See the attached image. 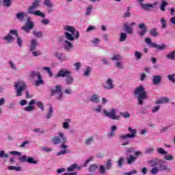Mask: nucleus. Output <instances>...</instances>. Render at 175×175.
<instances>
[{"instance_id":"f257e3e1","label":"nucleus","mask_w":175,"mask_h":175,"mask_svg":"<svg viewBox=\"0 0 175 175\" xmlns=\"http://www.w3.org/2000/svg\"><path fill=\"white\" fill-rule=\"evenodd\" d=\"M40 0H35L31 3V6L29 7V8L27 10V14H31L33 16L42 17V18H44V17H46V14H44V13L40 12V10H36V9H38V8H40Z\"/></svg>"},{"instance_id":"f03ea898","label":"nucleus","mask_w":175,"mask_h":175,"mask_svg":"<svg viewBox=\"0 0 175 175\" xmlns=\"http://www.w3.org/2000/svg\"><path fill=\"white\" fill-rule=\"evenodd\" d=\"M134 96L137 98L138 100V105H143V100H146L148 98L147 92L143 85L138 86L134 91Z\"/></svg>"},{"instance_id":"7ed1b4c3","label":"nucleus","mask_w":175,"mask_h":175,"mask_svg":"<svg viewBox=\"0 0 175 175\" xmlns=\"http://www.w3.org/2000/svg\"><path fill=\"white\" fill-rule=\"evenodd\" d=\"M71 75L72 72L70 70H68L67 69H62L59 70L55 77V79H58V77H66L65 81L66 85H70V84H73V81L75 80Z\"/></svg>"},{"instance_id":"20e7f679","label":"nucleus","mask_w":175,"mask_h":175,"mask_svg":"<svg viewBox=\"0 0 175 175\" xmlns=\"http://www.w3.org/2000/svg\"><path fill=\"white\" fill-rule=\"evenodd\" d=\"M128 131L130 133L119 135L120 140L125 141L127 140V139H134V137H136V134L137 133L136 129L129 127Z\"/></svg>"},{"instance_id":"39448f33","label":"nucleus","mask_w":175,"mask_h":175,"mask_svg":"<svg viewBox=\"0 0 175 175\" xmlns=\"http://www.w3.org/2000/svg\"><path fill=\"white\" fill-rule=\"evenodd\" d=\"M14 87L17 92L16 96H21V95H23V92L27 88V84H25L24 81H18L15 83Z\"/></svg>"},{"instance_id":"423d86ee","label":"nucleus","mask_w":175,"mask_h":175,"mask_svg":"<svg viewBox=\"0 0 175 175\" xmlns=\"http://www.w3.org/2000/svg\"><path fill=\"white\" fill-rule=\"evenodd\" d=\"M113 167V163L111 159H107L105 165H100V174H106V170H110Z\"/></svg>"},{"instance_id":"0eeeda50","label":"nucleus","mask_w":175,"mask_h":175,"mask_svg":"<svg viewBox=\"0 0 175 175\" xmlns=\"http://www.w3.org/2000/svg\"><path fill=\"white\" fill-rule=\"evenodd\" d=\"M146 43L150 46V47H152L153 49H157V50H165L166 49V45L162 44V45H158L155 42H152L151 41V38H146L145 40Z\"/></svg>"},{"instance_id":"6e6552de","label":"nucleus","mask_w":175,"mask_h":175,"mask_svg":"<svg viewBox=\"0 0 175 175\" xmlns=\"http://www.w3.org/2000/svg\"><path fill=\"white\" fill-rule=\"evenodd\" d=\"M68 139L64 133H59V136H55L53 138V144H59L60 143H67Z\"/></svg>"},{"instance_id":"1a4fd4ad","label":"nucleus","mask_w":175,"mask_h":175,"mask_svg":"<svg viewBox=\"0 0 175 175\" xmlns=\"http://www.w3.org/2000/svg\"><path fill=\"white\" fill-rule=\"evenodd\" d=\"M18 161L22 163L27 162L28 163H31L33 165H38V161H36L33 157H28L27 155H23L19 157Z\"/></svg>"},{"instance_id":"9d476101","label":"nucleus","mask_w":175,"mask_h":175,"mask_svg":"<svg viewBox=\"0 0 175 175\" xmlns=\"http://www.w3.org/2000/svg\"><path fill=\"white\" fill-rule=\"evenodd\" d=\"M103 114H105L106 117L111 118V120H120V116L116 113V110H111L109 112L107 110H104Z\"/></svg>"},{"instance_id":"9b49d317","label":"nucleus","mask_w":175,"mask_h":175,"mask_svg":"<svg viewBox=\"0 0 175 175\" xmlns=\"http://www.w3.org/2000/svg\"><path fill=\"white\" fill-rule=\"evenodd\" d=\"M51 95H55V94H59V96L57 97L58 100L61 99L62 98V95H64L62 90H61V85H59L55 86V90L51 89Z\"/></svg>"},{"instance_id":"f8f14e48","label":"nucleus","mask_w":175,"mask_h":175,"mask_svg":"<svg viewBox=\"0 0 175 175\" xmlns=\"http://www.w3.org/2000/svg\"><path fill=\"white\" fill-rule=\"evenodd\" d=\"M66 143H62V145L60 146V148L63 150L57 153V155H66V154H70V150H68V145H65Z\"/></svg>"},{"instance_id":"ddd939ff","label":"nucleus","mask_w":175,"mask_h":175,"mask_svg":"<svg viewBox=\"0 0 175 175\" xmlns=\"http://www.w3.org/2000/svg\"><path fill=\"white\" fill-rule=\"evenodd\" d=\"M139 29H142V31H138L137 33L139 36H144L147 32V27L144 23H141L139 25Z\"/></svg>"},{"instance_id":"4468645a","label":"nucleus","mask_w":175,"mask_h":175,"mask_svg":"<svg viewBox=\"0 0 175 175\" xmlns=\"http://www.w3.org/2000/svg\"><path fill=\"white\" fill-rule=\"evenodd\" d=\"M170 102V98L167 97H161L160 98H158L155 103L156 105H161L163 103H169Z\"/></svg>"},{"instance_id":"2eb2a0df","label":"nucleus","mask_w":175,"mask_h":175,"mask_svg":"<svg viewBox=\"0 0 175 175\" xmlns=\"http://www.w3.org/2000/svg\"><path fill=\"white\" fill-rule=\"evenodd\" d=\"M44 6H46V8H49V10H48L49 13H51V12H53V10H51L54 6L53 2H51L50 0H44Z\"/></svg>"},{"instance_id":"dca6fc26","label":"nucleus","mask_w":175,"mask_h":175,"mask_svg":"<svg viewBox=\"0 0 175 175\" xmlns=\"http://www.w3.org/2000/svg\"><path fill=\"white\" fill-rule=\"evenodd\" d=\"M64 49L66 51H70L73 49V44L68 40H64Z\"/></svg>"},{"instance_id":"f3484780","label":"nucleus","mask_w":175,"mask_h":175,"mask_svg":"<svg viewBox=\"0 0 175 175\" xmlns=\"http://www.w3.org/2000/svg\"><path fill=\"white\" fill-rule=\"evenodd\" d=\"M107 85H103L105 90H113L114 88V85L113 84V80L111 79H108L106 81Z\"/></svg>"},{"instance_id":"a211bd4d","label":"nucleus","mask_w":175,"mask_h":175,"mask_svg":"<svg viewBox=\"0 0 175 175\" xmlns=\"http://www.w3.org/2000/svg\"><path fill=\"white\" fill-rule=\"evenodd\" d=\"M162 81V76L161 75H154L152 79V83L154 85H158L159 83Z\"/></svg>"},{"instance_id":"6ab92c4d","label":"nucleus","mask_w":175,"mask_h":175,"mask_svg":"<svg viewBox=\"0 0 175 175\" xmlns=\"http://www.w3.org/2000/svg\"><path fill=\"white\" fill-rule=\"evenodd\" d=\"M136 159H137V157H135L132 154L129 155V157H126L127 164L132 165V163H135Z\"/></svg>"},{"instance_id":"aec40b11","label":"nucleus","mask_w":175,"mask_h":175,"mask_svg":"<svg viewBox=\"0 0 175 175\" xmlns=\"http://www.w3.org/2000/svg\"><path fill=\"white\" fill-rule=\"evenodd\" d=\"M75 169L81 170V167L79 166L77 163H74L67 168V172H73Z\"/></svg>"},{"instance_id":"412c9836","label":"nucleus","mask_w":175,"mask_h":175,"mask_svg":"<svg viewBox=\"0 0 175 175\" xmlns=\"http://www.w3.org/2000/svg\"><path fill=\"white\" fill-rule=\"evenodd\" d=\"M90 100L93 103H99L100 100L99 99L98 94H94L91 96Z\"/></svg>"},{"instance_id":"4be33fe9","label":"nucleus","mask_w":175,"mask_h":175,"mask_svg":"<svg viewBox=\"0 0 175 175\" xmlns=\"http://www.w3.org/2000/svg\"><path fill=\"white\" fill-rule=\"evenodd\" d=\"M159 170L160 172H170V168L167 167V165L160 164L159 166Z\"/></svg>"},{"instance_id":"5701e85b","label":"nucleus","mask_w":175,"mask_h":175,"mask_svg":"<svg viewBox=\"0 0 175 175\" xmlns=\"http://www.w3.org/2000/svg\"><path fill=\"white\" fill-rule=\"evenodd\" d=\"M140 5L144 10H150V8H154V4L143 3H140Z\"/></svg>"},{"instance_id":"b1692460","label":"nucleus","mask_w":175,"mask_h":175,"mask_svg":"<svg viewBox=\"0 0 175 175\" xmlns=\"http://www.w3.org/2000/svg\"><path fill=\"white\" fill-rule=\"evenodd\" d=\"M64 35L67 40H69L70 42H73V40H75V37L73 36V34L69 32H66L64 33Z\"/></svg>"},{"instance_id":"393cba45","label":"nucleus","mask_w":175,"mask_h":175,"mask_svg":"<svg viewBox=\"0 0 175 175\" xmlns=\"http://www.w3.org/2000/svg\"><path fill=\"white\" fill-rule=\"evenodd\" d=\"M36 46H38V42L36 40H31V46H30V51H33L36 50Z\"/></svg>"},{"instance_id":"a878e982","label":"nucleus","mask_w":175,"mask_h":175,"mask_svg":"<svg viewBox=\"0 0 175 175\" xmlns=\"http://www.w3.org/2000/svg\"><path fill=\"white\" fill-rule=\"evenodd\" d=\"M124 28L125 32H126V33H129V35H131L133 32V30L132 29V28H131L129 25H128V24L126 23L124 24Z\"/></svg>"},{"instance_id":"bb28decb","label":"nucleus","mask_w":175,"mask_h":175,"mask_svg":"<svg viewBox=\"0 0 175 175\" xmlns=\"http://www.w3.org/2000/svg\"><path fill=\"white\" fill-rule=\"evenodd\" d=\"M38 80L36 81L35 85L36 87H39V85H42V84H44V81L43 79H42V75H38Z\"/></svg>"},{"instance_id":"cd10ccee","label":"nucleus","mask_w":175,"mask_h":175,"mask_svg":"<svg viewBox=\"0 0 175 175\" xmlns=\"http://www.w3.org/2000/svg\"><path fill=\"white\" fill-rule=\"evenodd\" d=\"M4 40L7 41V43H12V42H13V40H14V38H13V36H12V34L9 33L7 35V36L3 38Z\"/></svg>"},{"instance_id":"c85d7f7f","label":"nucleus","mask_w":175,"mask_h":175,"mask_svg":"<svg viewBox=\"0 0 175 175\" xmlns=\"http://www.w3.org/2000/svg\"><path fill=\"white\" fill-rule=\"evenodd\" d=\"M116 131H117V126H112L111 129V132L107 135L108 137H113L114 136V132H116Z\"/></svg>"},{"instance_id":"c756f323","label":"nucleus","mask_w":175,"mask_h":175,"mask_svg":"<svg viewBox=\"0 0 175 175\" xmlns=\"http://www.w3.org/2000/svg\"><path fill=\"white\" fill-rule=\"evenodd\" d=\"M167 5H169V3L166 1L163 0L160 7L161 12H165L166 6H167Z\"/></svg>"},{"instance_id":"7c9ffc66","label":"nucleus","mask_w":175,"mask_h":175,"mask_svg":"<svg viewBox=\"0 0 175 175\" xmlns=\"http://www.w3.org/2000/svg\"><path fill=\"white\" fill-rule=\"evenodd\" d=\"M166 57L168 59H172L174 61L175 59V51L170 52L169 54L167 55Z\"/></svg>"},{"instance_id":"2f4dec72","label":"nucleus","mask_w":175,"mask_h":175,"mask_svg":"<svg viewBox=\"0 0 175 175\" xmlns=\"http://www.w3.org/2000/svg\"><path fill=\"white\" fill-rule=\"evenodd\" d=\"M64 29L65 31H68V32H71V33L72 34L73 32H75V27H73L72 26H69V25H66L64 27Z\"/></svg>"},{"instance_id":"473e14b6","label":"nucleus","mask_w":175,"mask_h":175,"mask_svg":"<svg viewBox=\"0 0 175 175\" xmlns=\"http://www.w3.org/2000/svg\"><path fill=\"white\" fill-rule=\"evenodd\" d=\"M157 151L159 154L161 155H166L167 154V152L163 149V148H158L157 149Z\"/></svg>"},{"instance_id":"72a5a7b5","label":"nucleus","mask_w":175,"mask_h":175,"mask_svg":"<svg viewBox=\"0 0 175 175\" xmlns=\"http://www.w3.org/2000/svg\"><path fill=\"white\" fill-rule=\"evenodd\" d=\"M150 35L153 37L158 36V31H157V28H153L150 30Z\"/></svg>"},{"instance_id":"f704fd0d","label":"nucleus","mask_w":175,"mask_h":175,"mask_svg":"<svg viewBox=\"0 0 175 175\" xmlns=\"http://www.w3.org/2000/svg\"><path fill=\"white\" fill-rule=\"evenodd\" d=\"M70 122V119H66V122L63 123L64 129H69V123Z\"/></svg>"},{"instance_id":"c9c22d12","label":"nucleus","mask_w":175,"mask_h":175,"mask_svg":"<svg viewBox=\"0 0 175 175\" xmlns=\"http://www.w3.org/2000/svg\"><path fill=\"white\" fill-rule=\"evenodd\" d=\"M33 35H34V36L36 38H42L43 36V33H42V31H33Z\"/></svg>"},{"instance_id":"e433bc0d","label":"nucleus","mask_w":175,"mask_h":175,"mask_svg":"<svg viewBox=\"0 0 175 175\" xmlns=\"http://www.w3.org/2000/svg\"><path fill=\"white\" fill-rule=\"evenodd\" d=\"M43 70H48L47 73L49 77H53V72H51V69L50 68V67H43Z\"/></svg>"},{"instance_id":"4c0bfd02","label":"nucleus","mask_w":175,"mask_h":175,"mask_svg":"<svg viewBox=\"0 0 175 175\" xmlns=\"http://www.w3.org/2000/svg\"><path fill=\"white\" fill-rule=\"evenodd\" d=\"M96 169H98V165H96V164H92L89 167V172H95Z\"/></svg>"},{"instance_id":"58836bf2","label":"nucleus","mask_w":175,"mask_h":175,"mask_svg":"<svg viewBox=\"0 0 175 175\" xmlns=\"http://www.w3.org/2000/svg\"><path fill=\"white\" fill-rule=\"evenodd\" d=\"M164 159H165V161H173L174 157L172 154H165L164 156Z\"/></svg>"},{"instance_id":"ea45409f","label":"nucleus","mask_w":175,"mask_h":175,"mask_svg":"<svg viewBox=\"0 0 175 175\" xmlns=\"http://www.w3.org/2000/svg\"><path fill=\"white\" fill-rule=\"evenodd\" d=\"M159 172V168H158V167H153L151 170H150V173H152V174H157L158 172Z\"/></svg>"},{"instance_id":"a19ab883","label":"nucleus","mask_w":175,"mask_h":175,"mask_svg":"<svg viewBox=\"0 0 175 175\" xmlns=\"http://www.w3.org/2000/svg\"><path fill=\"white\" fill-rule=\"evenodd\" d=\"M161 28L164 29L166 28L167 27V23L166 20H165V18H161Z\"/></svg>"},{"instance_id":"79ce46f5","label":"nucleus","mask_w":175,"mask_h":175,"mask_svg":"<svg viewBox=\"0 0 175 175\" xmlns=\"http://www.w3.org/2000/svg\"><path fill=\"white\" fill-rule=\"evenodd\" d=\"M126 39V33H121L120 37V42H125Z\"/></svg>"},{"instance_id":"37998d69","label":"nucleus","mask_w":175,"mask_h":175,"mask_svg":"<svg viewBox=\"0 0 175 175\" xmlns=\"http://www.w3.org/2000/svg\"><path fill=\"white\" fill-rule=\"evenodd\" d=\"M3 2L4 3V6H6V8H10V5H12V0H3Z\"/></svg>"},{"instance_id":"c03bdc74","label":"nucleus","mask_w":175,"mask_h":175,"mask_svg":"<svg viewBox=\"0 0 175 175\" xmlns=\"http://www.w3.org/2000/svg\"><path fill=\"white\" fill-rule=\"evenodd\" d=\"M91 70L90 67H87L83 73L84 76H90L91 75Z\"/></svg>"},{"instance_id":"a18cd8bd","label":"nucleus","mask_w":175,"mask_h":175,"mask_svg":"<svg viewBox=\"0 0 175 175\" xmlns=\"http://www.w3.org/2000/svg\"><path fill=\"white\" fill-rule=\"evenodd\" d=\"M155 149L154 148H148L145 150V154H152V152H154Z\"/></svg>"},{"instance_id":"49530a36","label":"nucleus","mask_w":175,"mask_h":175,"mask_svg":"<svg viewBox=\"0 0 175 175\" xmlns=\"http://www.w3.org/2000/svg\"><path fill=\"white\" fill-rule=\"evenodd\" d=\"M120 115H121L122 116H123L124 118H131V114H130L129 112H127V111L121 112V113H120Z\"/></svg>"},{"instance_id":"de8ad7c7","label":"nucleus","mask_w":175,"mask_h":175,"mask_svg":"<svg viewBox=\"0 0 175 175\" xmlns=\"http://www.w3.org/2000/svg\"><path fill=\"white\" fill-rule=\"evenodd\" d=\"M9 154H5L4 150H1L0 151V158L3 159V158H8Z\"/></svg>"},{"instance_id":"09e8293b","label":"nucleus","mask_w":175,"mask_h":175,"mask_svg":"<svg viewBox=\"0 0 175 175\" xmlns=\"http://www.w3.org/2000/svg\"><path fill=\"white\" fill-rule=\"evenodd\" d=\"M25 15V14L24 12H19L16 14V18H18V20H21L23 18H24V16Z\"/></svg>"},{"instance_id":"8fccbe9b","label":"nucleus","mask_w":175,"mask_h":175,"mask_svg":"<svg viewBox=\"0 0 175 175\" xmlns=\"http://www.w3.org/2000/svg\"><path fill=\"white\" fill-rule=\"evenodd\" d=\"M53 114H54V111L53 110H49L47 113H46V118L48 120H50V118H51V117H53Z\"/></svg>"},{"instance_id":"3c124183","label":"nucleus","mask_w":175,"mask_h":175,"mask_svg":"<svg viewBox=\"0 0 175 175\" xmlns=\"http://www.w3.org/2000/svg\"><path fill=\"white\" fill-rule=\"evenodd\" d=\"M167 77L170 81H172V83H175V74L169 75Z\"/></svg>"},{"instance_id":"603ef678","label":"nucleus","mask_w":175,"mask_h":175,"mask_svg":"<svg viewBox=\"0 0 175 175\" xmlns=\"http://www.w3.org/2000/svg\"><path fill=\"white\" fill-rule=\"evenodd\" d=\"M148 163H150V165H151L152 167H155V166L158 165V162L155 161L154 160H150L148 161Z\"/></svg>"},{"instance_id":"864d4df0","label":"nucleus","mask_w":175,"mask_h":175,"mask_svg":"<svg viewBox=\"0 0 175 175\" xmlns=\"http://www.w3.org/2000/svg\"><path fill=\"white\" fill-rule=\"evenodd\" d=\"M118 164L119 167H122V165H124V157H120L118 161Z\"/></svg>"},{"instance_id":"5fc2aeb1","label":"nucleus","mask_w":175,"mask_h":175,"mask_svg":"<svg viewBox=\"0 0 175 175\" xmlns=\"http://www.w3.org/2000/svg\"><path fill=\"white\" fill-rule=\"evenodd\" d=\"M39 75L41 76L40 72H36L35 71L31 72V77H39Z\"/></svg>"},{"instance_id":"6e6d98bb","label":"nucleus","mask_w":175,"mask_h":175,"mask_svg":"<svg viewBox=\"0 0 175 175\" xmlns=\"http://www.w3.org/2000/svg\"><path fill=\"white\" fill-rule=\"evenodd\" d=\"M112 61H118L121 59V55H113V57L111 59Z\"/></svg>"},{"instance_id":"4d7b16f0","label":"nucleus","mask_w":175,"mask_h":175,"mask_svg":"<svg viewBox=\"0 0 175 175\" xmlns=\"http://www.w3.org/2000/svg\"><path fill=\"white\" fill-rule=\"evenodd\" d=\"M92 12V6L88 7L86 10L85 16H90Z\"/></svg>"},{"instance_id":"13d9d810","label":"nucleus","mask_w":175,"mask_h":175,"mask_svg":"<svg viewBox=\"0 0 175 175\" xmlns=\"http://www.w3.org/2000/svg\"><path fill=\"white\" fill-rule=\"evenodd\" d=\"M10 154L11 155H15L16 157H21V152H17V151H11L10 152Z\"/></svg>"},{"instance_id":"bf43d9fd","label":"nucleus","mask_w":175,"mask_h":175,"mask_svg":"<svg viewBox=\"0 0 175 175\" xmlns=\"http://www.w3.org/2000/svg\"><path fill=\"white\" fill-rule=\"evenodd\" d=\"M10 35H15L16 38H18V33L17 32V30L11 29L10 31Z\"/></svg>"},{"instance_id":"052dcab7","label":"nucleus","mask_w":175,"mask_h":175,"mask_svg":"<svg viewBox=\"0 0 175 175\" xmlns=\"http://www.w3.org/2000/svg\"><path fill=\"white\" fill-rule=\"evenodd\" d=\"M36 105H37L38 107H39V109H40L41 110H44V107L43 105V103L42 102H40V101L37 102Z\"/></svg>"},{"instance_id":"680f3d73","label":"nucleus","mask_w":175,"mask_h":175,"mask_svg":"<svg viewBox=\"0 0 175 175\" xmlns=\"http://www.w3.org/2000/svg\"><path fill=\"white\" fill-rule=\"evenodd\" d=\"M130 11H131V9H130V8L129 7L128 8H127V11L124 13V18H126V17H131V12H130Z\"/></svg>"},{"instance_id":"e2e57ef3","label":"nucleus","mask_w":175,"mask_h":175,"mask_svg":"<svg viewBox=\"0 0 175 175\" xmlns=\"http://www.w3.org/2000/svg\"><path fill=\"white\" fill-rule=\"evenodd\" d=\"M135 57L137 59H142V53L139 52V51H135Z\"/></svg>"},{"instance_id":"0e129e2a","label":"nucleus","mask_w":175,"mask_h":175,"mask_svg":"<svg viewBox=\"0 0 175 175\" xmlns=\"http://www.w3.org/2000/svg\"><path fill=\"white\" fill-rule=\"evenodd\" d=\"M66 169L64 167H61L57 170V174H61V173H64V172H66Z\"/></svg>"},{"instance_id":"69168bd1","label":"nucleus","mask_w":175,"mask_h":175,"mask_svg":"<svg viewBox=\"0 0 175 175\" xmlns=\"http://www.w3.org/2000/svg\"><path fill=\"white\" fill-rule=\"evenodd\" d=\"M137 174V171H136V170H133L131 172L125 173L124 175H133V174Z\"/></svg>"},{"instance_id":"338daca9","label":"nucleus","mask_w":175,"mask_h":175,"mask_svg":"<svg viewBox=\"0 0 175 175\" xmlns=\"http://www.w3.org/2000/svg\"><path fill=\"white\" fill-rule=\"evenodd\" d=\"M22 29L25 31L27 32V33H29V30L31 29L28 26H23Z\"/></svg>"},{"instance_id":"774afa93","label":"nucleus","mask_w":175,"mask_h":175,"mask_svg":"<svg viewBox=\"0 0 175 175\" xmlns=\"http://www.w3.org/2000/svg\"><path fill=\"white\" fill-rule=\"evenodd\" d=\"M27 27H28L30 29H32V28H33V23L30 22L29 21H27Z\"/></svg>"}]
</instances>
